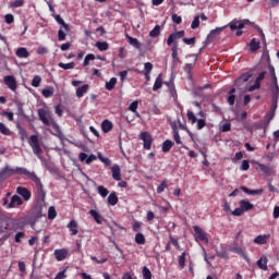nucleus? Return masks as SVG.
<instances>
[{
    "instance_id": "1",
    "label": "nucleus",
    "mask_w": 279,
    "mask_h": 279,
    "mask_svg": "<svg viewBox=\"0 0 279 279\" xmlns=\"http://www.w3.org/2000/svg\"><path fill=\"white\" fill-rule=\"evenodd\" d=\"M15 173L17 175H24L25 178H27L28 180L34 182V184L36 185V189H37V201L44 203L45 197H47V192H45L43 182L40 181V178H38V175H36V172L29 171L25 168L17 167L15 169H5L0 173V175H1V178H10V175H14Z\"/></svg>"
},
{
    "instance_id": "2",
    "label": "nucleus",
    "mask_w": 279,
    "mask_h": 279,
    "mask_svg": "<svg viewBox=\"0 0 279 279\" xmlns=\"http://www.w3.org/2000/svg\"><path fill=\"white\" fill-rule=\"evenodd\" d=\"M184 36V31H178L168 36L167 45L168 47H171V57L173 62H180V57H178V51H180L178 40H180V38H183L182 40L184 45H195V43L197 41L196 37L186 38Z\"/></svg>"
},
{
    "instance_id": "3",
    "label": "nucleus",
    "mask_w": 279,
    "mask_h": 279,
    "mask_svg": "<svg viewBox=\"0 0 279 279\" xmlns=\"http://www.w3.org/2000/svg\"><path fill=\"white\" fill-rule=\"evenodd\" d=\"M28 145L32 147L35 156H43V148L40 147L38 135H32L28 140Z\"/></svg>"
},
{
    "instance_id": "4",
    "label": "nucleus",
    "mask_w": 279,
    "mask_h": 279,
    "mask_svg": "<svg viewBox=\"0 0 279 279\" xmlns=\"http://www.w3.org/2000/svg\"><path fill=\"white\" fill-rule=\"evenodd\" d=\"M39 120L44 123V125H51V111L47 108H40L37 111Z\"/></svg>"
},
{
    "instance_id": "5",
    "label": "nucleus",
    "mask_w": 279,
    "mask_h": 279,
    "mask_svg": "<svg viewBox=\"0 0 279 279\" xmlns=\"http://www.w3.org/2000/svg\"><path fill=\"white\" fill-rule=\"evenodd\" d=\"M186 117H187V121H190L192 125L197 123L196 124L197 130H204V126L206 125V119L197 120V117H195V113L193 111H187Z\"/></svg>"
},
{
    "instance_id": "6",
    "label": "nucleus",
    "mask_w": 279,
    "mask_h": 279,
    "mask_svg": "<svg viewBox=\"0 0 279 279\" xmlns=\"http://www.w3.org/2000/svg\"><path fill=\"white\" fill-rule=\"evenodd\" d=\"M140 141H143L144 149H151V143H154V137H151V134L149 132H142L140 134Z\"/></svg>"
},
{
    "instance_id": "7",
    "label": "nucleus",
    "mask_w": 279,
    "mask_h": 279,
    "mask_svg": "<svg viewBox=\"0 0 279 279\" xmlns=\"http://www.w3.org/2000/svg\"><path fill=\"white\" fill-rule=\"evenodd\" d=\"M270 93H271L270 112H276V110H278L279 87L271 88Z\"/></svg>"
},
{
    "instance_id": "8",
    "label": "nucleus",
    "mask_w": 279,
    "mask_h": 279,
    "mask_svg": "<svg viewBox=\"0 0 279 279\" xmlns=\"http://www.w3.org/2000/svg\"><path fill=\"white\" fill-rule=\"evenodd\" d=\"M3 82L10 90H12L13 93H16V88H19V85L16 83V77H14V75L4 76Z\"/></svg>"
},
{
    "instance_id": "9",
    "label": "nucleus",
    "mask_w": 279,
    "mask_h": 279,
    "mask_svg": "<svg viewBox=\"0 0 279 279\" xmlns=\"http://www.w3.org/2000/svg\"><path fill=\"white\" fill-rule=\"evenodd\" d=\"M193 230L195 232V240L202 241L203 243H208V235L204 232L199 226H194Z\"/></svg>"
},
{
    "instance_id": "10",
    "label": "nucleus",
    "mask_w": 279,
    "mask_h": 279,
    "mask_svg": "<svg viewBox=\"0 0 279 279\" xmlns=\"http://www.w3.org/2000/svg\"><path fill=\"white\" fill-rule=\"evenodd\" d=\"M53 254L56 260H58V263H62V260H66V258H69V248H57Z\"/></svg>"
},
{
    "instance_id": "11",
    "label": "nucleus",
    "mask_w": 279,
    "mask_h": 279,
    "mask_svg": "<svg viewBox=\"0 0 279 279\" xmlns=\"http://www.w3.org/2000/svg\"><path fill=\"white\" fill-rule=\"evenodd\" d=\"M16 193L17 195H21L24 202H29V199H32V191L27 190V187L17 186Z\"/></svg>"
},
{
    "instance_id": "12",
    "label": "nucleus",
    "mask_w": 279,
    "mask_h": 279,
    "mask_svg": "<svg viewBox=\"0 0 279 279\" xmlns=\"http://www.w3.org/2000/svg\"><path fill=\"white\" fill-rule=\"evenodd\" d=\"M19 206H23V198L15 194L11 197L8 208H19Z\"/></svg>"
},
{
    "instance_id": "13",
    "label": "nucleus",
    "mask_w": 279,
    "mask_h": 279,
    "mask_svg": "<svg viewBox=\"0 0 279 279\" xmlns=\"http://www.w3.org/2000/svg\"><path fill=\"white\" fill-rule=\"evenodd\" d=\"M78 160L81 162H86V165H90V162H94V160H97V156L95 155H87L86 153H80Z\"/></svg>"
},
{
    "instance_id": "14",
    "label": "nucleus",
    "mask_w": 279,
    "mask_h": 279,
    "mask_svg": "<svg viewBox=\"0 0 279 279\" xmlns=\"http://www.w3.org/2000/svg\"><path fill=\"white\" fill-rule=\"evenodd\" d=\"M27 218H19L13 221L14 230H25V226H27Z\"/></svg>"
},
{
    "instance_id": "15",
    "label": "nucleus",
    "mask_w": 279,
    "mask_h": 279,
    "mask_svg": "<svg viewBox=\"0 0 279 279\" xmlns=\"http://www.w3.org/2000/svg\"><path fill=\"white\" fill-rule=\"evenodd\" d=\"M250 77H252V74L250 73H243L242 75H240L234 84L235 86L239 88L240 86H243V84H245V82H250Z\"/></svg>"
},
{
    "instance_id": "16",
    "label": "nucleus",
    "mask_w": 279,
    "mask_h": 279,
    "mask_svg": "<svg viewBox=\"0 0 279 279\" xmlns=\"http://www.w3.org/2000/svg\"><path fill=\"white\" fill-rule=\"evenodd\" d=\"M229 27L231 32H235V29H243V27H245V23L243 21L233 20L229 23Z\"/></svg>"
},
{
    "instance_id": "17",
    "label": "nucleus",
    "mask_w": 279,
    "mask_h": 279,
    "mask_svg": "<svg viewBox=\"0 0 279 279\" xmlns=\"http://www.w3.org/2000/svg\"><path fill=\"white\" fill-rule=\"evenodd\" d=\"M268 71L271 75V80H272V84L270 86V89L271 88H279L278 86V77L276 76V69L274 68V65H269L268 66Z\"/></svg>"
},
{
    "instance_id": "18",
    "label": "nucleus",
    "mask_w": 279,
    "mask_h": 279,
    "mask_svg": "<svg viewBox=\"0 0 279 279\" xmlns=\"http://www.w3.org/2000/svg\"><path fill=\"white\" fill-rule=\"evenodd\" d=\"M111 173H112L113 180H116V182H120V180H121V167H119V165H113L112 166Z\"/></svg>"
},
{
    "instance_id": "19",
    "label": "nucleus",
    "mask_w": 279,
    "mask_h": 279,
    "mask_svg": "<svg viewBox=\"0 0 279 279\" xmlns=\"http://www.w3.org/2000/svg\"><path fill=\"white\" fill-rule=\"evenodd\" d=\"M165 84L169 88L170 95L175 101L178 99V90H175V84L173 81L165 82Z\"/></svg>"
},
{
    "instance_id": "20",
    "label": "nucleus",
    "mask_w": 279,
    "mask_h": 279,
    "mask_svg": "<svg viewBox=\"0 0 279 279\" xmlns=\"http://www.w3.org/2000/svg\"><path fill=\"white\" fill-rule=\"evenodd\" d=\"M107 204L109 206H117L119 204V196H117V192H111L107 198Z\"/></svg>"
},
{
    "instance_id": "21",
    "label": "nucleus",
    "mask_w": 279,
    "mask_h": 279,
    "mask_svg": "<svg viewBox=\"0 0 279 279\" xmlns=\"http://www.w3.org/2000/svg\"><path fill=\"white\" fill-rule=\"evenodd\" d=\"M274 117H276V112L269 111L266 117L263 120V128L266 130L269 126V123H271Z\"/></svg>"
},
{
    "instance_id": "22",
    "label": "nucleus",
    "mask_w": 279,
    "mask_h": 279,
    "mask_svg": "<svg viewBox=\"0 0 279 279\" xmlns=\"http://www.w3.org/2000/svg\"><path fill=\"white\" fill-rule=\"evenodd\" d=\"M88 88H90V86H88V84H84L83 86L78 87L76 89V97L78 99H82V97H84V95H86V93H88Z\"/></svg>"
},
{
    "instance_id": "23",
    "label": "nucleus",
    "mask_w": 279,
    "mask_h": 279,
    "mask_svg": "<svg viewBox=\"0 0 279 279\" xmlns=\"http://www.w3.org/2000/svg\"><path fill=\"white\" fill-rule=\"evenodd\" d=\"M267 263H269V260L267 259L266 256H263L257 260L256 265L259 269H263V271H267Z\"/></svg>"
},
{
    "instance_id": "24",
    "label": "nucleus",
    "mask_w": 279,
    "mask_h": 279,
    "mask_svg": "<svg viewBox=\"0 0 279 279\" xmlns=\"http://www.w3.org/2000/svg\"><path fill=\"white\" fill-rule=\"evenodd\" d=\"M257 167L263 173H265V175H271L274 173V169H271L269 166H266L265 163L257 162Z\"/></svg>"
},
{
    "instance_id": "25",
    "label": "nucleus",
    "mask_w": 279,
    "mask_h": 279,
    "mask_svg": "<svg viewBox=\"0 0 279 279\" xmlns=\"http://www.w3.org/2000/svg\"><path fill=\"white\" fill-rule=\"evenodd\" d=\"M89 215H90V217H93V219L96 221V223L101 226V223L104 221V217H101V215H99V213H97V210L90 209Z\"/></svg>"
},
{
    "instance_id": "26",
    "label": "nucleus",
    "mask_w": 279,
    "mask_h": 279,
    "mask_svg": "<svg viewBox=\"0 0 279 279\" xmlns=\"http://www.w3.org/2000/svg\"><path fill=\"white\" fill-rule=\"evenodd\" d=\"M240 207L244 213H247V210H252L254 208V204L250 203V201L242 199L240 201Z\"/></svg>"
},
{
    "instance_id": "27",
    "label": "nucleus",
    "mask_w": 279,
    "mask_h": 279,
    "mask_svg": "<svg viewBox=\"0 0 279 279\" xmlns=\"http://www.w3.org/2000/svg\"><path fill=\"white\" fill-rule=\"evenodd\" d=\"M223 29H226V26L223 27H218V28H215L213 31H210V33L208 34L207 36V40H213L215 39L216 36H219V34H221V32H223Z\"/></svg>"
},
{
    "instance_id": "28",
    "label": "nucleus",
    "mask_w": 279,
    "mask_h": 279,
    "mask_svg": "<svg viewBox=\"0 0 279 279\" xmlns=\"http://www.w3.org/2000/svg\"><path fill=\"white\" fill-rule=\"evenodd\" d=\"M232 252H233V254H239V256H242L244 258V260H247V263H250V258L247 257L245 250H243L242 247L234 246L232 248Z\"/></svg>"
},
{
    "instance_id": "29",
    "label": "nucleus",
    "mask_w": 279,
    "mask_h": 279,
    "mask_svg": "<svg viewBox=\"0 0 279 279\" xmlns=\"http://www.w3.org/2000/svg\"><path fill=\"white\" fill-rule=\"evenodd\" d=\"M68 229L70 230L72 236H75V234H77L80 231L77 230V221L75 220H71L68 223Z\"/></svg>"
},
{
    "instance_id": "30",
    "label": "nucleus",
    "mask_w": 279,
    "mask_h": 279,
    "mask_svg": "<svg viewBox=\"0 0 279 279\" xmlns=\"http://www.w3.org/2000/svg\"><path fill=\"white\" fill-rule=\"evenodd\" d=\"M16 58H29V51H27V48L21 47L15 51Z\"/></svg>"
},
{
    "instance_id": "31",
    "label": "nucleus",
    "mask_w": 279,
    "mask_h": 279,
    "mask_svg": "<svg viewBox=\"0 0 279 279\" xmlns=\"http://www.w3.org/2000/svg\"><path fill=\"white\" fill-rule=\"evenodd\" d=\"M113 128L112 122H110V120H104L101 123V130L102 132H105V134H108V132H111Z\"/></svg>"
},
{
    "instance_id": "32",
    "label": "nucleus",
    "mask_w": 279,
    "mask_h": 279,
    "mask_svg": "<svg viewBox=\"0 0 279 279\" xmlns=\"http://www.w3.org/2000/svg\"><path fill=\"white\" fill-rule=\"evenodd\" d=\"M171 147H173V142L171 140H166L162 143L161 151H163V154H167V153L171 151Z\"/></svg>"
},
{
    "instance_id": "33",
    "label": "nucleus",
    "mask_w": 279,
    "mask_h": 279,
    "mask_svg": "<svg viewBox=\"0 0 279 279\" xmlns=\"http://www.w3.org/2000/svg\"><path fill=\"white\" fill-rule=\"evenodd\" d=\"M53 93H56V89L51 86H48L47 88L41 90V95L46 99H49V97H53Z\"/></svg>"
},
{
    "instance_id": "34",
    "label": "nucleus",
    "mask_w": 279,
    "mask_h": 279,
    "mask_svg": "<svg viewBox=\"0 0 279 279\" xmlns=\"http://www.w3.org/2000/svg\"><path fill=\"white\" fill-rule=\"evenodd\" d=\"M95 47L100 51H108V49H110V44H108V41H97Z\"/></svg>"
},
{
    "instance_id": "35",
    "label": "nucleus",
    "mask_w": 279,
    "mask_h": 279,
    "mask_svg": "<svg viewBox=\"0 0 279 279\" xmlns=\"http://www.w3.org/2000/svg\"><path fill=\"white\" fill-rule=\"evenodd\" d=\"M234 93H236L235 88H231L229 90V96H228V99H227L229 106H234V101L236 100V96L234 95Z\"/></svg>"
},
{
    "instance_id": "36",
    "label": "nucleus",
    "mask_w": 279,
    "mask_h": 279,
    "mask_svg": "<svg viewBox=\"0 0 279 279\" xmlns=\"http://www.w3.org/2000/svg\"><path fill=\"white\" fill-rule=\"evenodd\" d=\"M160 88H162V74H159L157 76V78L155 80L154 86H153V90H160Z\"/></svg>"
},
{
    "instance_id": "37",
    "label": "nucleus",
    "mask_w": 279,
    "mask_h": 279,
    "mask_svg": "<svg viewBox=\"0 0 279 279\" xmlns=\"http://www.w3.org/2000/svg\"><path fill=\"white\" fill-rule=\"evenodd\" d=\"M250 49L252 52L258 51L260 49V41H257L256 38H253L250 43Z\"/></svg>"
},
{
    "instance_id": "38",
    "label": "nucleus",
    "mask_w": 279,
    "mask_h": 279,
    "mask_svg": "<svg viewBox=\"0 0 279 279\" xmlns=\"http://www.w3.org/2000/svg\"><path fill=\"white\" fill-rule=\"evenodd\" d=\"M267 235H257L253 242L256 243L257 245H265V243H267Z\"/></svg>"
},
{
    "instance_id": "39",
    "label": "nucleus",
    "mask_w": 279,
    "mask_h": 279,
    "mask_svg": "<svg viewBox=\"0 0 279 279\" xmlns=\"http://www.w3.org/2000/svg\"><path fill=\"white\" fill-rule=\"evenodd\" d=\"M59 69H63L64 71H69L71 69H75V62H70V63H58Z\"/></svg>"
},
{
    "instance_id": "40",
    "label": "nucleus",
    "mask_w": 279,
    "mask_h": 279,
    "mask_svg": "<svg viewBox=\"0 0 279 279\" xmlns=\"http://www.w3.org/2000/svg\"><path fill=\"white\" fill-rule=\"evenodd\" d=\"M126 38L129 40V45H132V47H135V49L141 48V41H138V39L131 37V36H126Z\"/></svg>"
},
{
    "instance_id": "41",
    "label": "nucleus",
    "mask_w": 279,
    "mask_h": 279,
    "mask_svg": "<svg viewBox=\"0 0 279 279\" xmlns=\"http://www.w3.org/2000/svg\"><path fill=\"white\" fill-rule=\"evenodd\" d=\"M0 134H3V136H12V131H10L8 126L0 122Z\"/></svg>"
},
{
    "instance_id": "42",
    "label": "nucleus",
    "mask_w": 279,
    "mask_h": 279,
    "mask_svg": "<svg viewBox=\"0 0 279 279\" xmlns=\"http://www.w3.org/2000/svg\"><path fill=\"white\" fill-rule=\"evenodd\" d=\"M179 267H181V269H184V267H186V252H183L180 256H179Z\"/></svg>"
},
{
    "instance_id": "43",
    "label": "nucleus",
    "mask_w": 279,
    "mask_h": 279,
    "mask_svg": "<svg viewBox=\"0 0 279 279\" xmlns=\"http://www.w3.org/2000/svg\"><path fill=\"white\" fill-rule=\"evenodd\" d=\"M135 243H137V245H145L146 243L145 235L143 233H136Z\"/></svg>"
},
{
    "instance_id": "44",
    "label": "nucleus",
    "mask_w": 279,
    "mask_h": 279,
    "mask_svg": "<svg viewBox=\"0 0 279 279\" xmlns=\"http://www.w3.org/2000/svg\"><path fill=\"white\" fill-rule=\"evenodd\" d=\"M97 193L100 195V197H108V193L110 192L108 191V189H106V186L99 185L97 187Z\"/></svg>"
},
{
    "instance_id": "45",
    "label": "nucleus",
    "mask_w": 279,
    "mask_h": 279,
    "mask_svg": "<svg viewBox=\"0 0 279 279\" xmlns=\"http://www.w3.org/2000/svg\"><path fill=\"white\" fill-rule=\"evenodd\" d=\"M150 38H158L160 36V25H156L150 32H149Z\"/></svg>"
},
{
    "instance_id": "46",
    "label": "nucleus",
    "mask_w": 279,
    "mask_h": 279,
    "mask_svg": "<svg viewBox=\"0 0 279 279\" xmlns=\"http://www.w3.org/2000/svg\"><path fill=\"white\" fill-rule=\"evenodd\" d=\"M114 86H117V77H111L110 81L106 83V89L113 90Z\"/></svg>"
},
{
    "instance_id": "47",
    "label": "nucleus",
    "mask_w": 279,
    "mask_h": 279,
    "mask_svg": "<svg viewBox=\"0 0 279 279\" xmlns=\"http://www.w3.org/2000/svg\"><path fill=\"white\" fill-rule=\"evenodd\" d=\"M54 20L57 21V23H59V25H62V27L65 29V32H69V24H66L64 22V20L62 19V16L60 15H56Z\"/></svg>"
},
{
    "instance_id": "48",
    "label": "nucleus",
    "mask_w": 279,
    "mask_h": 279,
    "mask_svg": "<svg viewBox=\"0 0 279 279\" xmlns=\"http://www.w3.org/2000/svg\"><path fill=\"white\" fill-rule=\"evenodd\" d=\"M41 82H43V77H40V75H35L32 80V86L34 88H38V86H40Z\"/></svg>"
},
{
    "instance_id": "49",
    "label": "nucleus",
    "mask_w": 279,
    "mask_h": 279,
    "mask_svg": "<svg viewBox=\"0 0 279 279\" xmlns=\"http://www.w3.org/2000/svg\"><path fill=\"white\" fill-rule=\"evenodd\" d=\"M191 56H195V59L193 63L185 64V68H184L185 73H191V71H193V66H195V62H197L198 54H191Z\"/></svg>"
},
{
    "instance_id": "50",
    "label": "nucleus",
    "mask_w": 279,
    "mask_h": 279,
    "mask_svg": "<svg viewBox=\"0 0 279 279\" xmlns=\"http://www.w3.org/2000/svg\"><path fill=\"white\" fill-rule=\"evenodd\" d=\"M143 279H151V270L144 266L142 269Z\"/></svg>"
},
{
    "instance_id": "51",
    "label": "nucleus",
    "mask_w": 279,
    "mask_h": 279,
    "mask_svg": "<svg viewBox=\"0 0 279 279\" xmlns=\"http://www.w3.org/2000/svg\"><path fill=\"white\" fill-rule=\"evenodd\" d=\"M168 181L163 180L160 185L157 187V193L160 195V193H165V189H168Z\"/></svg>"
},
{
    "instance_id": "52",
    "label": "nucleus",
    "mask_w": 279,
    "mask_h": 279,
    "mask_svg": "<svg viewBox=\"0 0 279 279\" xmlns=\"http://www.w3.org/2000/svg\"><path fill=\"white\" fill-rule=\"evenodd\" d=\"M58 217V213L56 211V207L51 206L48 209V219H56Z\"/></svg>"
},
{
    "instance_id": "53",
    "label": "nucleus",
    "mask_w": 279,
    "mask_h": 279,
    "mask_svg": "<svg viewBox=\"0 0 279 279\" xmlns=\"http://www.w3.org/2000/svg\"><path fill=\"white\" fill-rule=\"evenodd\" d=\"M169 239H170L172 245L174 247H177V250H179V252H182V246H180V242L178 241V239L173 238V235H169Z\"/></svg>"
},
{
    "instance_id": "54",
    "label": "nucleus",
    "mask_w": 279,
    "mask_h": 279,
    "mask_svg": "<svg viewBox=\"0 0 279 279\" xmlns=\"http://www.w3.org/2000/svg\"><path fill=\"white\" fill-rule=\"evenodd\" d=\"M92 60H95V54L88 53L84 59L83 66H88Z\"/></svg>"
},
{
    "instance_id": "55",
    "label": "nucleus",
    "mask_w": 279,
    "mask_h": 279,
    "mask_svg": "<svg viewBox=\"0 0 279 279\" xmlns=\"http://www.w3.org/2000/svg\"><path fill=\"white\" fill-rule=\"evenodd\" d=\"M100 162H104V165H106V167H110V165H112V160H110V158L108 157H104L101 155L98 156Z\"/></svg>"
},
{
    "instance_id": "56",
    "label": "nucleus",
    "mask_w": 279,
    "mask_h": 279,
    "mask_svg": "<svg viewBox=\"0 0 279 279\" xmlns=\"http://www.w3.org/2000/svg\"><path fill=\"white\" fill-rule=\"evenodd\" d=\"M23 239H25V232L20 231L15 234V243H21L23 241Z\"/></svg>"
},
{
    "instance_id": "57",
    "label": "nucleus",
    "mask_w": 279,
    "mask_h": 279,
    "mask_svg": "<svg viewBox=\"0 0 279 279\" xmlns=\"http://www.w3.org/2000/svg\"><path fill=\"white\" fill-rule=\"evenodd\" d=\"M130 112H136L138 110V100H134L128 108Z\"/></svg>"
},
{
    "instance_id": "58",
    "label": "nucleus",
    "mask_w": 279,
    "mask_h": 279,
    "mask_svg": "<svg viewBox=\"0 0 279 279\" xmlns=\"http://www.w3.org/2000/svg\"><path fill=\"white\" fill-rule=\"evenodd\" d=\"M25 0H15L11 3V8H23Z\"/></svg>"
},
{
    "instance_id": "59",
    "label": "nucleus",
    "mask_w": 279,
    "mask_h": 279,
    "mask_svg": "<svg viewBox=\"0 0 279 279\" xmlns=\"http://www.w3.org/2000/svg\"><path fill=\"white\" fill-rule=\"evenodd\" d=\"M197 27H199V15H196L191 24L192 29H197Z\"/></svg>"
},
{
    "instance_id": "60",
    "label": "nucleus",
    "mask_w": 279,
    "mask_h": 279,
    "mask_svg": "<svg viewBox=\"0 0 279 279\" xmlns=\"http://www.w3.org/2000/svg\"><path fill=\"white\" fill-rule=\"evenodd\" d=\"M245 211L243 210V208L238 207L233 211H231V215H233V217H241V215H243Z\"/></svg>"
},
{
    "instance_id": "61",
    "label": "nucleus",
    "mask_w": 279,
    "mask_h": 279,
    "mask_svg": "<svg viewBox=\"0 0 279 279\" xmlns=\"http://www.w3.org/2000/svg\"><path fill=\"white\" fill-rule=\"evenodd\" d=\"M58 40L62 43V40H66V33L61 28L58 32Z\"/></svg>"
},
{
    "instance_id": "62",
    "label": "nucleus",
    "mask_w": 279,
    "mask_h": 279,
    "mask_svg": "<svg viewBox=\"0 0 279 279\" xmlns=\"http://www.w3.org/2000/svg\"><path fill=\"white\" fill-rule=\"evenodd\" d=\"M220 130L221 132H230V130H232V124L230 122H227L221 125Z\"/></svg>"
},
{
    "instance_id": "63",
    "label": "nucleus",
    "mask_w": 279,
    "mask_h": 279,
    "mask_svg": "<svg viewBox=\"0 0 279 279\" xmlns=\"http://www.w3.org/2000/svg\"><path fill=\"white\" fill-rule=\"evenodd\" d=\"M172 22L175 23V25H180V23H182V16L173 13L172 14Z\"/></svg>"
},
{
    "instance_id": "64",
    "label": "nucleus",
    "mask_w": 279,
    "mask_h": 279,
    "mask_svg": "<svg viewBox=\"0 0 279 279\" xmlns=\"http://www.w3.org/2000/svg\"><path fill=\"white\" fill-rule=\"evenodd\" d=\"M4 21H5V23H7L8 25H12V23H14V15H12V14H7V15L4 16Z\"/></svg>"
}]
</instances>
